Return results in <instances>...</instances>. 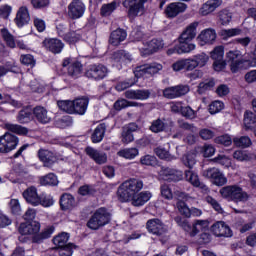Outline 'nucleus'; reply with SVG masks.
I'll use <instances>...</instances> for the list:
<instances>
[{
  "label": "nucleus",
  "instance_id": "27",
  "mask_svg": "<svg viewBox=\"0 0 256 256\" xmlns=\"http://www.w3.org/2000/svg\"><path fill=\"white\" fill-rule=\"evenodd\" d=\"M223 5V0H208L199 9V14L203 17L211 15L215 10Z\"/></svg>",
  "mask_w": 256,
  "mask_h": 256
},
{
  "label": "nucleus",
  "instance_id": "5",
  "mask_svg": "<svg viewBox=\"0 0 256 256\" xmlns=\"http://www.w3.org/2000/svg\"><path fill=\"white\" fill-rule=\"evenodd\" d=\"M220 194L224 199L245 203L249 201V195L239 186H226L220 189Z\"/></svg>",
  "mask_w": 256,
  "mask_h": 256
},
{
  "label": "nucleus",
  "instance_id": "40",
  "mask_svg": "<svg viewBox=\"0 0 256 256\" xmlns=\"http://www.w3.org/2000/svg\"><path fill=\"white\" fill-rule=\"evenodd\" d=\"M113 59L117 63H131L133 61V56L125 50H118L114 52Z\"/></svg>",
  "mask_w": 256,
  "mask_h": 256
},
{
  "label": "nucleus",
  "instance_id": "47",
  "mask_svg": "<svg viewBox=\"0 0 256 256\" xmlns=\"http://www.w3.org/2000/svg\"><path fill=\"white\" fill-rule=\"evenodd\" d=\"M34 115L40 123H49L51 118L47 115V110L41 106L34 108Z\"/></svg>",
  "mask_w": 256,
  "mask_h": 256
},
{
  "label": "nucleus",
  "instance_id": "19",
  "mask_svg": "<svg viewBox=\"0 0 256 256\" xmlns=\"http://www.w3.org/2000/svg\"><path fill=\"white\" fill-rule=\"evenodd\" d=\"M139 131V125L136 123H129L122 127V133H121V141L125 145L129 143H133L135 141V136H133V133H137Z\"/></svg>",
  "mask_w": 256,
  "mask_h": 256
},
{
  "label": "nucleus",
  "instance_id": "38",
  "mask_svg": "<svg viewBox=\"0 0 256 256\" xmlns=\"http://www.w3.org/2000/svg\"><path fill=\"white\" fill-rule=\"evenodd\" d=\"M127 39V32L123 29H116L110 34L109 43L114 47H117Z\"/></svg>",
  "mask_w": 256,
  "mask_h": 256
},
{
  "label": "nucleus",
  "instance_id": "64",
  "mask_svg": "<svg viewBox=\"0 0 256 256\" xmlns=\"http://www.w3.org/2000/svg\"><path fill=\"white\" fill-rule=\"evenodd\" d=\"M201 153L203 157H213V155H215V146L211 144H205L201 148Z\"/></svg>",
  "mask_w": 256,
  "mask_h": 256
},
{
  "label": "nucleus",
  "instance_id": "53",
  "mask_svg": "<svg viewBox=\"0 0 256 256\" xmlns=\"http://www.w3.org/2000/svg\"><path fill=\"white\" fill-rule=\"evenodd\" d=\"M137 83L135 78H128L124 81L118 82L115 86L116 91H125V89H129V87H133Z\"/></svg>",
  "mask_w": 256,
  "mask_h": 256
},
{
  "label": "nucleus",
  "instance_id": "52",
  "mask_svg": "<svg viewBox=\"0 0 256 256\" xmlns=\"http://www.w3.org/2000/svg\"><path fill=\"white\" fill-rule=\"evenodd\" d=\"M233 143L236 147H242L243 149L251 147L252 142L249 136L235 137Z\"/></svg>",
  "mask_w": 256,
  "mask_h": 256
},
{
  "label": "nucleus",
  "instance_id": "12",
  "mask_svg": "<svg viewBox=\"0 0 256 256\" xmlns=\"http://www.w3.org/2000/svg\"><path fill=\"white\" fill-rule=\"evenodd\" d=\"M226 59L230 62V69L232 73H237V71L243 67V63H245L243 54H241V51L239 50H230L227 52Z\"/></svg>",
  "mask_w": 256,
  "mask_h": 256
},
{
  "label": "nucleus",
  "instance_id": "35",
  "mask_svg": "<svg viewBox=\"0 0 256 256\" xmlns=\"http://www.w3.org/2000/svg\"><path fill=\"white\" fill-rule=\"evenodd\" d=\"M159 175L165 181L169 179H171V181H179V179H181V172L165 166L161 167Z\"/></svg>",
  "mask_w": 256,
  "mask_h": 256
},
{
  "label": "nucleus",
  "instance_id": "62",
  "mask_svg": "<svg viewBox=\"0 0 256 256\" xmlns=\"http://www.w3.org/2000/svg\"><path fill=\"white\" fill-rule=\"evenodd\" d=\"M178 127L184 131H190V133H197L198 129L191 123L185 122L184 120H178Z\"/></svg>",
  "mask_w": 256,
  "mask_h": 256
},
{
  "label": "nucleus",
  "instance_id": "30",
  "mask_svg": "<svg viewBox=\"0 0 256 256\" xmlns=\"http://www.w3.org/2000/svg\"><path fill=\"white\" fill-rule=\"evenodd\" d=\"M197 67L198 66L194 58L178 60L172 65V69L174 71H182V69H185L186 71H193L194 69H197Z\"/></svg>",
  "mask_w": 256,
  "mask_h": 256
},
{
  "label": "nucleus",
  "instance_id": "20",
  "mask_svg": "<svg viewBox=\"0 0 256 256\" xmlns=\"http://www.w3.org/2000/svg\"><path fill=\"white\" fill-rule=\"evenodd\" d=\"M191 238L197 237L200 231H209V222L207 220H196L193 225L188 224L184 230Z\"/></svg>",
  "mask_w": 256,
  "mask_h": 256
},
{
  "label": "nucleus",
  "instance_id": "59",
  "mask_svg": "<svg viewBox=\"0 0 256 256\" xmlns=\"http://www.w3.org/2000/svg\"><path fill=\"white\" fill-rule=\"evenodd\" d=\"M141 165H146L147 167H153L157 165V158L153 155H145L140 158Z\"/></svg>",
  "mask_w": 256,
  "mask_h": 256
},
{
  "label": "nucleus",
  "instance_id": "13",
  "mask_svg": "<svg viewBox=\"0 0 256 256\" xmlns=\"http://www.w3.org/2000/svg\"><path fill=\"white\" fill-rule=\"evenodd\" d=\"M41 230V224L37 221H34L33 225V243H43L45 239H49L51 235H53V232L55 231V228L48 227L42 230V232H39Z\"/></svg>",
  "mask_w": 256,
  "mask_h": 256
},
{
  "label": "nucleus",
  "instance_id": "42",
  "mask_svg": "<svg viewBox=\"0 0 256 256\" xmlns=\"http://www.w3.org/2000/svg\"><path fill=\"white\" fill-rule=\"evenodd\" d=\"M60 207L64 211H67V209H72V207H75V197L69 193H65L60 198Z\"/></svg>",
  "mask_w": 256,
  "mask_h": 256
},
{
  "label": "nucleus",
  "instance_id": "48",
  "mask_svg": "<svg viewBox=\"0 0 256 256\" xmlns=\"http://www.w3.org/2000/svg\"><path fill=\"white\" fill-rule=\"evenodd\" d=\"M118 157H123L124 159H135L139 155V149L137 148H125L117 153Z\"/></svg>",
  "mask_w": 256,
  "mask_h": 256
},
{
  "label": "nucleus",
  "instance_id": "61",
  "mask_svg": "<svg viewBox=\"0 0 256 256\" xmlns=\"http://www.w3.org/2000/svg\"><path fill=\"white\" fill-rule=\"evenodd\" d=\"M214 141L217 145H224V147H229L233 143V139L227 134L216 137Z\"/></svg>",
  "mask_w": 256,
  "mask_h": 256
},
{
  "label": "nucleus",
  "instance_id": "54",
  "mask_svg": "<svg viewBox=\"0 0 256 256\" xmlns=\"http://www.w3.org/2000/svg\"><path fill=\"white\" fill-rule=\"evenodd\" d=\"M176 207H177L180 215H183L187 219H189V217H191V208H189V206H187V204L185 202L179 200L176 203Z\"/></svg>",
  "mask_w": 256,
  "mask_h": 256
},
{
  "label": "nucleus",
  "instance_id": "32",
  "mask_svg": "<svg viewBox=\"0 0 256 256\" xmlns=\"http://www.w3.org/2000/svg\"><path fill=\"white\" fill-rule=\"evenodd\" d=\"M217 39V32L214 29L208 28L200 32L197 37L200 45H207L213 43Z\"/></svg>",
  "mask_w": 256,
  "mask_h": 256
},
{
  "label": "nucleus",
  "instance_id": "11",
  "mask_svg": "<svg viewBox=\"0 0 256 256\" xmlns=\"http://www.w3.org/2000/svg\"><path fill=\"white\" fill-rule=\"evenodd\" d=\"M143 45L144 46L142 48H139L142 57H147V55H153V53H157V51H161V49L165 47V43H163V40L157 38L149 40Z\"/></svg>",
  "mask_w": 256,
  "mask_h": 256
},
{
  "label": "nucleus",
  "instance_id": "8",
  "mask_svg": "<svg viewBox=\"0 0 256 256\" xmlns=\"http://www.w3.org/2000/svg\"><path fill=\"white\" fill-rule=\"evenodd\" d=\"M107 73H109V69H107L105 65L90 64L86 69L85 75L88 77V79L101 81V79H105V77H107Z\"/></svg>",
  "mask_w": 256,
  "mask_h": 256
},
{
  "label": "nucleus",
  "instance_id": "57",
  "mask_svg": "<svg viewBox=\"0 0 256 256\" xmlns=\"http://www.w3.org/2000/svg\"><path fill=\"white\" fill-rule=\"evenodd\" d=\"M193 59L197 67H205L209 61V56L205 53H200L193 56Z\"/></svg>",
  "mask_w": 256,
  "mask_h": 256
},
{
  "label": "nucleus",
  "instance_id": "63",
  "mask_svg": "<svg viewBox=\"0 0 256 256\" xmlns=\"http://www.w3.org/2000/svg\"><path fill=\"white\" fill-rule=\"evenodd\" d=\"M213 161L218 163V165H222V167H231V159L225 155H218Z\"/></svg>",
  "mask_w": 256,
  "mask_h": 256
},
{
  "label": "nucleus",
  "instance_id": "34",
  "mask_svg": "<svg viewBox=\"0 0 256 256\" xmlns=\"http://www.w3.org/2000/svg\"><path fill=\"white\" fill-rule=\"evenodd\" d=\"M16 120L21 124L25 125L27 123H31L33 121V107L25 106L23 107L16 117Z\"/></svg>",
  "mask_w": 256,
  "mask_h": 256
},
{
  "label": "nucleus",
  "instance_id": "21",
  "mask_svg": "<svg viewBox=\"0 0 256 256\" xmlns=\"http://www.w3.org/2000/svg\"><path fill=\"white\" fill-rule=\"evenodd\" d=\"M43 46L45 47L46 51H49L54 55H59V53L65 49V44L63 41L57 38H46L43 41Z\"/></svg>",
  "mask_w": 256,
  "mask_h": 256
},
{
  "label": "nucleus",
  "instance_id": "43",
  "mask_svg": "<svg viewBox=\"0 0 256 256\" xmlns=\"http://www.w3.org/2000/svg\"><path fill=\"white\" fill-rule=\"evenodd\" d=\"M243 123L245 129H253L256 125V114L255 112L246 110L244 112V118H243Z\"/></svg>",
  "mask_w": 256,
  "mask_h": 256
},
{
  "label": "nucleus",
  "instance_id": "56",
  "mask_svg": "<svg viewBox=\"0 0 256 256\" xmlns=\"http://www.w3.org/2000/svg\"><path fill=\"white\" fill-rule=\"evenodd\" d=\"M182 161L183 164L188 167L189 169H193V167L195 166V164L197 163V160L195 159V154L193 153H188L185 154L182 157Z\"/></svg>",
  "mask_w": 256,
  "mask_h": 256
},
{
  "label": "nucleus",
  "instance_id": "1",
  "mask_svg": "<svg viewBox=\"0 0 256 256\" xmlns=\"http://www.w3.org/2000/svg\"><path fill=\"white\" fill-rule=\"evenodd\" d=\"M144 187L143 180L131 178L124 181L118 188L117 195L121 203L131 201L133 195H137Z\"/></svg>",
  "mask_w": 256,
  "mask_h": 256
},
{
  "label": "nucleus",
  "instance_id": "33",
  "mask_svg": "<svg viewBox=\"0 0 256 256\" xmlns=\"http://www.w3.org/2000/svg\"><path fill=\"white\" fill-rule=\"evenodd\" d=\"M38 157L43 161L44 167H53L57 163V155L49 150H39Z\"/></svg>",
  "mask_w": 256,
  "mask_h": 256
},
{
  "label": "nucleus",
  "instance_id": "15",
  "mask_svg": "<svg viewBox=\"0 0 256 256\" xmlns=\"http://www.w3.org/2000/svg\"><path fill=\"white\" fill-rule=\"evenodd\" d=\"M147 0H124L123 5L128 9V17H137L139 13H143Z\"/></svg>",
  "mask_w": 256,
  "mask_h": 256
},
{
  "label": "nucleus",
  "instance_id": "14",
  "mask_svg": "<svg viewBox=\"0 0 256 256\" xmlns=\"http://www.w3.org/2000/svg\"><path fill=\"white\" fill-rule=\"evenodd\" d=\"M85 3L81 0H72L68 5V17L69 19H81L85 15Z\"/></svg>",
  "mask_w": 256,
  "mask_h": 256
},
{
  "label": "nucleus",
  "instance_id": "4",
  "mask_svg": "<svg viewBox=\"0 0 256 256\" xmlns=\"http://www.w3.org/2000/svg\"><path fill=\"white\" fill-rule=\"evenodd\" d=\"M146 229L152 235L159 237L162 245H165V243L169 241V236H167V226H165L160 219L154 218L148 220L146 223Z\"/></svg>",
  "mask_w": 256,
  "mask_h": 256
},
{
  "label": "nucleus",
  "instance_id": "16",
  "mask_svg": "<svg viewBox=\"0 0 256 256\" xmlns=\"http://www.w3.org/2000/svg\"><path fill=\"white\" fill-rule=\"evenodd\" d=\"M189 93V87L187 85H176L167 87L163 90V97L166 99H177L187 95Z\"/></svg>",
  "mask_w": 256,
  "mask_h": 256
},
{
  "label": "nucleus",
  "instance_id": "23",
  "mask_svg": "<svg viewBox=\"0 0 256 256\" xmlns=\"http://www.w3.org/2000/svg\"><path fill=\"white\" fill-rule=\"evenodd\" d=\"M186 10L187 4L183 2H174L166 7L164 13L168 19H174V17H177L179 13H185Z\"/></svg>",
  "mask_w": 256,
  "mask_h": 256
},
{
  "label": "nucleus",
  "instance_id": "18",
  "mask_svg": "<svg viewBox=\"0 0 256 256\" xmlns=\"http://www.w3.org/2000/svg\"><path fill=\"white\" fill-rule=\"evenodd\" d=\"M62 66L68 67V75L73 79H78V77H81V73H83V65L81 62L73 61L71 58L64 59Z\"/></svg>",
  "mask_w": 256,
  "mask_h": 256
},
{
  "label": "nucleus",
  "instance_id": "31",
  "mask_svg": "<svg viewBox=\"0 0 256 256\" xmlns=\"http://www.w3.org/2000/svg\"><path fill=\"white\" fill-rule=\"evenodd\" d=\"M14 21L17 27H25V25L31 21V17L29 16V9H27V6H21L18 9Z\"/></svg>",
  "mask_w": 256,
  "mask_h": 256
},
{
  "label": "nucleus",
  "instance_id": "39",
  "mask_svg": "<svg viewBox=\"0 0 256 256\" xmlns=\"http://www.w3.org/2000/svg\"><path fill=\"white\" fill-rule=\"evenodd\" d=\"M106 131L107 125H105V123L99 124L92 133V143H101L103 141V137H105Z\"/></svg>",
  "mask_w": 256,
  "mask_h": 256
},
{
  "label": "nucleus",
  "instance_id": "26",
  "mask_svg": "<svg viewBox=\"0 0 256 256\" xmlns=\"http://www.w3.org/2000/svg\"><path fill=\"white\" fill-rule=\"evenodd\" d=\"M85 153L93 159L97 165H105L107 163V154L105 152H101L91 146L85 148Z\"/></svg>",
  "mask_w": 256,
  "mask_h": 256
},
{
  "label": "nucleus",
  "instance_id": "29",
  "mask_svg": "<svg viewBox=\"0 0 256 256\" xmlns=\"http://www.w3.org/2000/svg\"><path fill=\"white\" fill-rule=\"evenodd\" d=\"M197 27H199V22L195 21L190 23L182 31L178 39H181L182 41H193V39L197 37Z\"/></svg>",
  "mask_w": 256,
  "mask_h": 256
},
{
  "label": "nucleus",
  "instance_id": "55",
  "mask_svg": "<svg viewBox=\"0 0 256 256\" xmlns=\"http://www.w3.org/2000/svg\"><path fill=\"white\" fill-rule=\"evenodd\" d=\"M223 109H225V104L219 100L213 101L209 105V113H211V115H215L216 113L223 111Z\"/></svg>",
  "mask_w": 256,
  "mask_h": 256
},
{
  "label": "nucleus",
  "instance_id": "10",
  "mask_svg": "<svg viewBox=\"0 0 256 256\" xmlns=\"http://www.w3.org/2000/svg\"><path fill=\"white\" fill-rule=\"evenodd\" d=\"M202 175L206 179H211L212 183L218 187H223V185L227 184V177L216 167L204 170Z\"/></svg>",
  "mask_w": 256,
  "mask_h": 256
},
{
  "label": "nucleus",
  "instance_id": "50",
  "mask_svg": "<svg viewBox=\"0 0 256 256\" xmlns=\"http://www.w3.org/2000/svg\"><path fill=\"white\" fill-rule=\"evenodd\" d=\"M67 241H69V234L63 232L53 238V243L56 247L59 249H62L63 247L69 246L67 244Z\"/></svg>",
  "mask_w": 256,
  "mask_h": 256
},
{
  "label": "nucleus",
  "instance_id": "45",
  "mask_svg": "<svg viewBox=\"0 0 256 256\" xmlns=\"http://www.w3.org/2000/svg\"><path fill=\"white\" fill-rule=\"evenodd\" d=\"M179 45L177 49V53H191V51H195V44L191 43L189 40H182L178 38Z\"/></svg>",
  "mask_w": 256,
  "mask_h": 256
},
{
  "label": "nucleus",
  "instance_id": "3",
  "mask_svg": "<svg viewBox=\"0 0 256 256\" xmlns=\"http://www.w3.org/2000/svg\"><path fill=\"white\" fill-rule=\"evenodd\" d=\"M111 223V212L105 207L98 208L87 222V227L93 231Z\"/></svg>",
  "mask_w": 256,
  "mask_h": 256
},
{
  "label": "nucleus",
  "instance_id": "37",
  "mask_svg": "<svg viewBox=\"0 0 256 256\" xmlns=\"http://www.w3.org/2000/svg\"><path fill=\"white\" fill-rule=\"evenodd\" d=\"M38 183L44 187H57L59 185V178H57L55 173H48L38 177Z\"/></svg>",
  "mask_w": 256,
  "mask_h": 256
},
{
  "label": "nucleus",
  "instance_id": "22",
  "mask_svg": "<svg viewBox=\"0 0 256 256\" xmlns=\"http://www.w3.org/2000/svg\"><path fill=\"white\" fill-rule=\"evenodd\" d=\"M211 232L215 237H232L233 232L231 231V228L225 224L223 221L215 222L211 226Z\"/></svg>",
  "mask_w": 256,
  "mask_h": 256
},
{
  "label": "nucleus",
  "instance_id": "60",
  "mask_svg": "<svg viewBox=\"0 0 256 256\" xmlns=\"http://www.w3.org/2000/svg\"><path fill=\"white\" fill-rule=\"evenodd\" d=\"M232 18L233 17L231 15V12H229V10H221L219 12V19H220L221 25H229V23H231Z\"/></svg>",
  "mask_w": 256,
  "mask_h": 256
},
{
  "label": "nucleus",
  "instance_id": "41",
  "mask_svg": "<svg viewBox=\"0 0 256 256\" xmlns=\"http://www.w3.org/2000/svg\"><path fill=\"white\" fill-rule=\"evenodd\" d=\"M143 104L139 102L129 101L127 99H119L114 103L115 111H121L127 109V107H142Z\"/></svg>",
  "mask_w": 256,
  "mask_h": 256
},
{
  "label": "nucleus",
  "instance_id": "25",
  "mask_svg": "<svg viewBox=\"0 0 256 256\" xmlns=\"http://www.w3.org/2000/svg\"><path fill=\"white\" fill-rule=\"evenodd\" d=\"M55 200L53 197L47 196L45 194H38L37 190H33V206L37 207L41 205L42 207H53Z\"/></svg>",
  "mask_w": 256,
  "mask_h": 256
},
{
  "label": "nucleus",
  "instance_id": "36",
  "mask_svg": "<svg viewBox=\"0 0 256 256\" xmlns=\"http://www.w3.org/2000/svg\"><path fill=\"white\" fill-rule=\"evenodd\" d=\"M124 96L126 99L145 101L146 99H149L151 92L149 90H127L124 93Z\"/></svg>",
  "mask_w": 256,
  "mask_h": 256
},
{
  "label": "nucleus",
  "instance_id": "7",
  "mask_svg": "<svg viewBox=\"0 0 256 256\" xmlns=\"http://www.w3.org/2000/svg\"><path fill=\"white\" fill-rule=\"evenodd\" d=\"M163 69V65L153 62L150 64H144L141 66H137L134 69V75L137 77V79L141 77H153V75H157L159 71Z\"/></svg>",
  "mask_w": 256,
  "mask_h": 256
},
{
  "label": "nucleus",
  "instance_id": "58",
  "mask_svg": "<svg viewBox=\"0 0 256 256\" xmlns=\"http://www.w3.org/2000/svg\"><path fill=\"white\" fill-rule=\"evenodd\" d=\"M224 55H225V48L223 46H217L211 52V58L214 61L223 60Z\"/></svg>",
  "mask_w": 256,
  "mask_h": 256
},
{
  "label": "nucleus",
  "instance_id": "44",
  "mask_svg": "<svg viewBox=\"0 0 256 256\" xmlns=\"http://www.w3.org/2000/svg\"><path fill=\"white\" fill-rule=\"evenodd\" d=\"M149 129L152 133H163L167 129V123H165V120L157 118L151 122Z\"/></svg>",
  "mask_w": 256,
  "mask_h": 256
},
{
  "label": "nucleus",
  "instance_id": "2",
  "mask_svg": "<svg viewBox=\"0 0 256 256\" xmlns=\"http://www.w3.org/2000/svg\"><path fill=\"white\" fill-rule=\"evenodd\" d=\"M57 105L61 111L69 115H85L87 107H89V98H78L74 101L60 100L57 102Z\"/></svg>",
  "mask_w": 256,
  "mask_h": 256
},
{
  "label": "nucleus",
  "instance_id": "49",
  "mask_svg": "<svg viewBox=\"0 0 256 256\" xmlns=\"http://www.w3.org/2000/svg\"><path fill=\"white\" fill-rule=\"evenodd\" d=\"M117 7H119V3H117V1H113L108 4H104V5H102V7L100 9V15L102 17H109L113 13V11H115V9H117Z\"/></svg>",
  "mask_w": 256,
  "mask_h": 256
},
{
  "label": "nucleus",
  "instance_id": "24",
  "mask_svg": "<svg viewBox=\"0 0 256 256\" xmlns=\"http://www.w3.org/2000/svg\"><path fill=\"white\" fill-rule=\"evenodd\" d=\"M185 178L189 183H191V185H193V187H198L202 193H209V187L199 180V175H197V173L191 170H186Z\"/></svg>",
  "mask_w": 256,
  "mask_h": 256
},
{
  "label": "nucleus",
  "instance_id": "46",
  "mask_svg": "<svg viewBox=\"0 0 256 256\" xmlns=\"http://www.w3.org/2000/svg\"><path fill=\"white\" fill-rule=\"evenodd\" d=\"M5 129L10 131V133H15L16 135H27V133H29L27 127H23L19 124L7 123L5 124Z\"/></svg>",
  "mask_w": 256,
  "mask_h": 256
},
{
  "label": "nucleus",
  "instance_id": "6",
  "mask_svg": "<svg viewBox=\"0 0 256 256\" xmlns=\"http://www.w3.org/2000/svg\"><path fill=\"white\" fill-rule=\"evenodd\" d=\"M19 145V137L11 132H6L0 136V153H11L15 151Z\"/></svg>",
  "mask_w": 256,
  "mask_h": 256
},
{
  "label": "nucleus",
  "instance_id": "51",
  "mask_svg": "<svg viewBox=\"0 0 256 256\" xmlns=\"http://www.w3.org/2000/svg\"><path fill=\"white\" fill-rule=\"evenodd\" d=\"M154 152L156 153L157 157H159V159H164L165 161H174V159H176V157L171 155L169 150L163 146L157 147Z\"/></svg>",
  "mask_w": 256,
  "mask_h": 256
},
{
  "label": "nucleus",
  "instance_id": "9",
  "mask_svg": "<svg viewBox=\"0 0 256 256\" xmlns=\"http://www.w3.org/2000/svg\"><path fill=\"white\" fill-rule=\"evenodd\" d=\"M0 35L9 49H15V47H18V49H21L22 51H25V49H27V45L25 44V42L23 40H15V36L11 34L9 29H0Z\"/></svg>",
  "mask_w": 256,
  "mask_h": 256
},
{
  "label": "nucleus",
  "instance_id": "17",
  "mask_svg": "<svg viewBox=\"0 0 256 256\" xmlns=\"http://www.w3.org/2000/svg\"><path fill=\"white\" fill-rule=\"evenodd\" d=\"M23 219L25 222H22L18 228L20 235H33V208H28Z\"/></svg>",
  "mask_w": 256,
  "mask_h": 256
},
{
  "label": "nucleus",
  "instance_id": "28",
  "mask_svg": "<svg viewBox=\"0 0 256 256\" xmlns=\"http://www.w3.org/2000/svg\"><path fill=\"white\" fill-rule=\"evenodd\" d=\"M151 197H153V194L150 191L138 192L130 198L131 204L134 207H143L145 203L151 201Z\"/></svg>",
  "mask_w": 256,
  "mask_h": 256
}]
</instances>
